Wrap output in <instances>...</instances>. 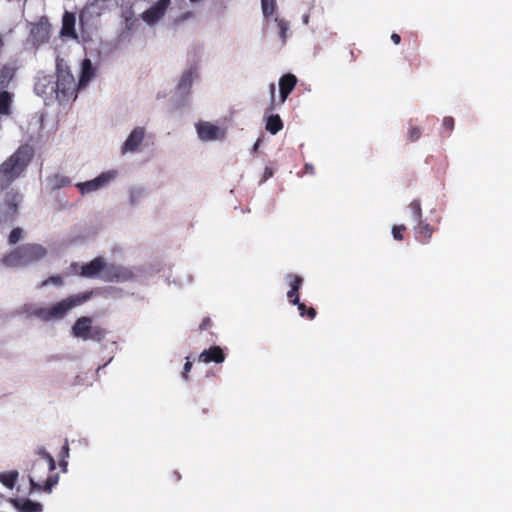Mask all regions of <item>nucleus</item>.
Wrapping results in <instances>:
<instances>
[{"mask_svg": "<svg viewBox=\"0 0 512 512\" xmlns=\"http://www.w3.org/2000/svg\"><path fill=\"white\" fill-rule=\"evenodd\" d=\"M112 178H113L112 173H110V172L102 173L93 180L78 183L77 188L80 190V192L82 194L89 193V192L95 191V190L105 186Z\"/></svg>", "mask_w": 512, "mask_h": 512, "instance_id": "nucleus-14", "label": "nucleus"}, {"mask_svg": "<svg viewBox=\"0 0 512 512\" xmlns=\"http://www.w3.org/2000/svg\"><path fill=\"white\" fill-rule=\"evenodd\" d=\"M92 295L93 291H86L69 296L49 308L38 309L36 315L44 321H49L51 319H61L69 310L88 301Z\"/></svg>", "mask_w": 512, "mask_h": 512, "instance_id": "nucleus-4", "label": "nucleus"}, {"mask_svg": "<svg viewBox=\"0 0 512 512\" xmlns=\"http://www.w3.org/2000/svg\"><path fill=\"white\" fill-rule=\"evenodd\" d=\"M442 126L447 130L448 134L454 129V118L450 116L444 117Z\"/></svg>", "mask_w": 512, "mask_h": 512, "instance_id": "nucleus-38", "label": "nucleus"}, {"mask_svg": "<svg viewBox=\"0 0 512 512\" xmlns=\"http://www.w3.org/2000/svg\"><path fill=\"white\" fill-rule=\"evenodd\" d=\"M49 183L51 184L53 189H60L66 186H69L71 180L69 177L61 174H55L49 178Z\"/></svg>", "mask_w": 512, "mask_h": 512, "instance_id": "nucleus-27", "label": "nucleus"}, {"mask_svg": "<svg viewBox=\"0 0 512 512\" xmlns=\"http://www.w3.org/2000/svg\"><path fill=\"white\" fill-rule=\"evenodd\" d=\"M413 230L415 239L421 244H428L435 231L433 226H431L429 223L424 222L423 220L417 222Z\"/></svg>", "mask_w": 512, "mask_h": 512, "instance_id": "nucleus-15", "label": "nucleus"}, {"mask_svg": "<svg viewBox=\"0 0 512 512\" xmlns=\"http://www.w3.org/2000/svg\"><path fill=\"white\" fill-rule=\"evenodd\" d=\"M94 76V69L89 59H84L82 62V71L79 79V87L85 86Z\"/></svg>", "mask_w": 512, "mask_h": 512, "instance_id": "nucleus-24", "label": "nucleus"}, {"mask_svg": "<svg viewBox=\"0 0 512 512\" xmlns=\"http://www.w3.org/2000/svg\"><path fill=\"white\" fill-rule=\"evenodd\" d=\"M113 6H118V0H93L86 9L90 13L100 15L103 11L111 9Z\"/></svg>", "mask_w": 512, "mask_h": 512, "instance_id": "nucleus-21", "label": "nucleus"}, {"mask_svg": "<svg viewBox=\"0 0 512 512\" xmlns=\"http://www.w3.org/2000/svg\"><path fill=\"white\" fill-rule=\"evenodd\" d=\"M85 11H82L79 15L80 21L83 22Z\"/></svg>", "mask_w": 512, "mask_h": 512, "instance_id": "nucleus-46", "label": "nucleus"}, {"mask_svg": "<svg viewBox=\"0 0 512 512\" xmlns=\"http://www.w3.org/2000/svg\"><path fill=\"white\" fill-rule=\"evenodd\" d=\"M61 35L77 39L75 32V16L72 13L65 12L62 19Z\"/></svg>", "mask_w": 512, "mask_h": 512, "instance_id": "nucleus-20", "label": "nucleus"}, {"mask_svg": "<svg viewBox=\"0 0 512 512\" xmlns=\"http://www.w3.org/2000/svg\"><path fill=\"white\" fill-rule=\"evenodd\" d=\"M192 83V73L190 71L185 72L179 82V88L189 87Z\"/></svg>", "mask_w": 512, "mask_h": 512, "instance_id": "nucleus-37", "label": "nucleus"}, {"mask_svg": "<svg viewBox=\"0 0 512 512\" xmlns=\"http://www.w3.org/2000/svg\"><path fill=\"white\" fill-rule=\"evenodd\" d=\"M409 209L414 217V220L416 222H420L422 220V207H421V202L419 199H414L410 204H409Z\"/></svg>", "mask_w": 512, "mask_h": 512, "instance_id": "nucleus-30", "label": "nucleus"}, {"mask_svg": "<svg viewBox=\"0 0 512 512\" xmlns=\"http://www.w3.org/2000/svg\"><path fill=\"white\" fill-rule=\"evenodd\" d=\"M39 453L42 456V460L33 463L31 474L29 475L31 491L50 492L59 480L58 474L54 473L56 463L52 455L44 449Z\"/></svg>", "mask_w": 512, "mask_h": 512, "instance_id": "nucleus-2", "label": "nucleus"}, {"mask_svg": "<svg viewBox=\"0 0 512 512\" xmlns=\"http://www.w3.org/2000/svg\"><path fill=\"white\" fill-rule=\"evenodd\" d=\"M406 230L405 225H394L392 227V235L395 240L401 241L403 240V232Z\"/></svg>", "mask_w": 512, "mask_h": 512, "instance_id": "nucleus-36", "label": "nucleus"}, {"mask_svg": "<svg viewBox=\"0 0 512 512\" xmlns=\"http://www.w3.org/2000/svg\"><path fill=\"white\" fill-rule=\"evenodd\" d=\"M304 173L314 174V167L311 164L306 163L304 166Z\"/></svg>", "mask_w": 512, "mask_h": 512, "instance_id": "nucleus-42", "label": "nucleus"}, {"mask_svg": "<svg viewBox=\"0 0 512 512\" xmlns=\"http://www.w3.org/2000/svg\"><path fill=\"white\" fill-rule=\"evenodd\" d=\"M22 234H23V231L21 228L17 227V228L12 229V231L10 232L9 237H8L9 244L15 245L16 243H18L22 238Z\"/></svg>", "mask_w": 512, "mask_h": 512, "instance_id": "nucleus-34", "label": "nucleus"}, {"mask_svg": "<svg viewBox=\"0 0 512 512\" xmlns=\"http://www.w3.org/2000/svg\"><path fill=\"white\" fill-rule=\"evenodd\" d=\"M301 317H306L310 320L314 319L317 315L316 310L313 307H307L304 303L298 301L296 304Z\"/></svg>", "mask_w": 512, "mask_h": 512, "instance_id": "nucleus-29", "label": "nucleus"}, {"mask_svg": "<svg viewBox=\"0 0 512 512\" xmlns=\"http://www.w3.org/2000/svg\"><path fill=\"white\" fill-rule=\"evenodd\" d=\"M270 94L273 103L275 101V85L273 83L270 85Z\"/></svg>", "mask_w": 512, "mask_h": 512, "instance_id": "nucleus-43", "label": "nucleus"}, {"mask_svg": "<svg viewBox=\"0 0 512 512\" xmlns=\"http://www.w3.org/2000/svg\"><path fill=\"white\" fill-rule=\"evenodd\" d=\"M169 5L170 0H159L142 13L143 21L149 25L155 24L164 16Z\"/></svg>", "mask_w": 512, "mask_h": 512, "instance_id": "nucleus-11", "label": "nucleus"}, {"mask_svg": "<svg viewBox=\"0 0 512 512\" xmlns=\"http://www.w3.org/2000/svg\"><path fill=\"white\" fill-rule=\"evenodd\" d=\"M286 279L289 281L290 290L287 292V298L291 304H298L299 290L303 284V278L299 275L288 274Z\"/></svg>", "mask_w": 512, "mask_h": 512, "instance_id": "nucleus-16", "label": "nucleus"}, {"mask_svg": "<svg viewBox=\"0 0 512 512\" xmlns=\"http://www.w3.org/2000/svg\"><path fill=\"white\" fill-rule=\"evenodd\" d=\"M105 264L106 261L103 257H96L89 263L82 265L79 274L85 278H95L99 276L100 273L104 274Z\"/></svg>", "mask_w": 512, "mask_h": 512, "instance_id": "nucleus-12", "label": "nucleus"}, {"mask_svg": "<svg viewBox=\"0 0 512 512\" xmlns=\"http://www.w3.org/2000/svg\"><path fill=\"white\" fill-rule=\"evenodd\" d=\"M57 80L54 81V93L56 99L60 102H67L76 98L78 86L74 76L68 67L63 66V60L57 59Z\"/></svg>", "mask_w": 512, "mask_h": 512, "instance_id": "nucleus-5", "label": "nucleus"}, {"mask_svg": "<svg viewBox=\"0 0 512 512\" xmlns=\"http://www.w3.org/2000/svg\"><path fill=\"white\" fill-rule=\"evenodd\" d=\"M226 356L223 352L222 348L219 346H211L209 349H205L199 355V360L203 363H222L224 362Z\"/></svg>", "mask_w": 512, "mask_h": 512, "instance_id": "nucleus-17", "label": "nucleus"}, {"mask_svg": "<svg viewBox=\"0 0 512 512\" xmlns=\"http://www.w3.org/2000/svg\"><path fill=\"white\" fill-rule=\"evenodd\" d=\"M212 325V320L210 317H205L203 318L201 324L199 325V330L200 331H203V330H207L208 328H210Z\"/></svg>", "mask_w": 512, "mask_h": 512, "instance_id": "nucleus-39", "label": "nucleus"}, {"mask_svg": "<svg viewBox=\"0 0 512 512\" xmlns=\"http://www.w3.org/2000/svg\"><path fill=\"white\" fill-rule=\"evenodd\" d=\"M145 135L144 128L136 127L132 130L126 141L123 143L121 147L122 154L127 152H135L140 147L143 142Z\"/></svg>", "mask_w": 512, "mask_h": 512, "instance_id": "nucleus-13", "label": "nucleus"}, {"mask_svg": "<svg viewBox=\"0 0 512 512\" xmlns=\"http://www.w3.org/2000/svg\"><path fill=\"white\" fill-rule=\"evenodd\" d=\"M12 94L4 90L0 92V115L9 116L11 114Z\"/></svg>", "mask_w": 512, "mask_h": 512, "instance_id": "nucleus-25", "label": "nucleus"}, {"mask_svg": "<svg viewBox=\"0 0 512 512\" xmlns=\"http://www.w3.org/2000/svg\"><path fill=\"white\" fill-rule=\"evenodd\" d=\"M72 334L84 341L101 342L107 335V330L100 325H93V319L88 316L79 317L72 326Z\"/></svg>", "mask_w": 512, "mask_h": 512, "instance_id": "nucleus-6", "label": "nucleus"}, {"mask_svg": "<svg viewBox=\"0 0 512 512\" xmlns=\"http://www.w3.org/2000/svg\"><path fill=\"white\" fill-rule=\"evenodd\" d=\"M192 368V362L190 361H187L185 364H184V367H183V372H182V377L187 380L188 379V373L190 372Z\"/></svg>", "mask_w": 512, "mask_h": 512, "instance_id": "nucleus-40", "label": "nucleus"}, {"mask_svg": "<svg viewBox=\"0 0 512 512\" xmlns=\"http://www.w3.org/2000/svg\"><path fill=\"white\" fill-rule=\"evenodd\" d=\"M422 135V129L418 126L411 125L407 132V139L410 142H415L420 139Z\"/></svg>", "mask_w": 512, "mask_h": 512, "instance_id": "nucleus-32", "label": "nucleus"}, {"mask_svg": "<svg viewBox=\"0 0 512 512\" xmlns=\"http://www.w3.org/2000/svg\"><path fill=\"white\" fill-rule=\"evenodd\" d=\"M35 92L40 96L54 94V81L51 76L39 77L34 86Z\"/></svg>", "mask_w": 512, "mask_h": 512, "instance_id": "nucleus-19", "label": "nucleus"}, {"mask_svg": "<svg viewBox=\"0 0 512 512\" xmlns=\"http://www.w3.org/2000/svg\"><path fill=\"white\" fill-rule=\"evenodd\" d=\"M198 136L203 141H213L223 139L226 131L220 127L206 121H200L196 125Z\"/></svg>", "mask_w": 512, "mask_h": 512, "instance_id": "nucleus-10", "label": "nucleus"}, {"mask_svg": "<svg viewBox=\"0 0 512 512\" xmlns=\"http://www.w3.org/2000/svg\"><path fill=\"white\" fill-rule=\"evenodd\" d=\"M49 284H54L56 286H61L63 284V278L60 275H53L45 279L41 284L40 287H45Z\"/></svg>", "mask_w": 512, "mask_h": 512, "instance_id": "nucleus-35", "label": "nucleus"}, {"mask_svg": "<svg viewBox=\"0 0 512 512\" xmlns=\"http://www.w3.org/2000/svg\"><path fill=\"white\" fill-rule=\"evenodd\" d=\"M60 466L63 468L64 471H66L67 462L65 460H62L60 462Z\"/></svg>", "mask_w": 512, "mask_h": 512, "instance_id": "nucleus-45", "label": "nucleus"}, {"mask_svg": "<svg viewBox=\"0 0 512 512\" xmlns=\"http://www.w3.org/2000/svg\"><path fill=\"white\" fill-rule=\"evenodd\" d=\"M62 450H63V453L65 454V456H68L69 446H68L67 442L63 445Z\"/></svg>", "mask_w": 512, "mask_h": 512, "instance_id": "nucleus-44", "label": "nucleus"}, {"mask_svg": "<svg viewBox=\"0 0 512 512\" xmlns=\"http://www.w3.org/2000/svg\"><path fill=\"white\" fill-rule=\"evenodd\" d=\"M16 68L12 65H4L0 69V89L7 88L11 80L14 78Z\"/></svg>", "mask_w": 512, "mask_h": 512, "instance_id": "nucleus-23", "label": "nucleus"}, {"mask_svg": "<svg viewBox=\"0 0 512 512\" xmlns=\"http://www.w3.org/2000/svg\"><path fill=\"white\" fill-rule=\"evenodd\" d=\"M266 130L272 135L277 134L283 129V122L279 115H270L266 120Z\"/></svg>", "mask_w": 512, "mask_h": 512, "instance_id": "nucleus-26", "label": "nucleus"}, {"mask_svg": "<svg viewBox=\"0 0 512 512\" xmlns=\"http://www.w3.org/2000/svg\"><path fill=\"white\" fill-rule=\"evenodd\" d=\"M297 83V78L293 74H285L279 80L281 102H285L289 94L293 91Z\"/></svg>", "mask_w": 512, "mask_h": 512, "instance_id": "nucleus-18", "label": "nucleus"}, {"mask_svg": "<svg viewBox=\"0 0 512 512\" xmlns=\"http://www.w3.org/2000/svg\"><path fill=\"white\" fill-rule=\"evenodd\" d=\"M46 255L47 250L41 244L26 243L6 254L2 262L7 267L29 266L44 259Z\"/></svg>", "mask_w": 512, "mask_h": 512, "instance_id": "nucleus-3", "label": "nucleus"}, {"mask_svg": "<svg viewBox=\"0 0 512 512\" xmlns=\"http://www.w3.org/2000/svg\"><path fill=\"white\" fill-rule=\"evenodd\" d=\"M22 195L16 191H9L5 195L4 210L0 213V224H12L18 215V206Z\"/></svg>", "mask_w": 512, "mask_h": 512, "instance_id": "nucleus-7", "label": "nucleus"}, {"mask_svg": "<svg viewBox=\"0 0 512 512\" xmlns=\"http://www.w3.org/2000/svg\"><path fill=\"white\" fill-rule=\"evenodd\" d=\"M261 8L265 17L272 16L275 12L276 0H261Z\"/></svg>", "mask_w": 512, "mask_h": 512, "instance_id": "nucleus-31", "label": "nucleus"}, {"mask_svg": "<svg viewBox=\"0 0 512 512\" xmlns=\"http://www.w3.org/2000/svg\"><path fill=\"white\" fill-rule=\"evenodd\" d=\"M391 40L394 44L398 45L401 42V36L397 33H392Z\"/></svg>", "mask_w": 512, "mask_h": 512, "instance_id": "nucleus-41", "label": "nucleus"}, {"mask_svg": "<svg viewBox=\"0 0 512 512\" xmlns=\"http://www.w3.org/2000/svg\"><path fill=\"white\" fill-rule=\"evenodd\" d=\"M276 22H277L278 28L280 30V37H281L283 43H285L286 38H287V32L289 30V23L284 19H276Z\"/></svg>", "mask_w": 512, "mask_h": 512, "instance_id": "nucleus-33", "label": "nucleus"}, {"mask_svg": "<svg viewBox=\"0 0 512 512\" xmlns=\"http://www.w3.org/2000/svg\"><path fill=\"white\" fill-rule=\"evenodd\" d=\"M134 277L133 272L120 265L116 264H105L104 274L101 278L105 282L123 283L131 281Z\"/></svg>", "mask_w": 512, "mask_h": 512, "instance_id": "nucleus-9", "label": "nucleus"}, {"mask_svg": "<svg viewBox=\"0 0 512 512\" xmlns=\"http://www.w3.org/2000/svg\"><path fill=\"white\" fill-rule=\"evenodd\" d=\"M17 471H10L7 473L0 474V482L7 488L12 489L18 479Z\"/></svg>", "mask_w": 512, "mask_h": 512, "instance_id": "nucleus-28", "label": "nucleus"}, {"mask_svg": "<svg viewBox=\"0 0 512 512\" xmlns=\"http://www.w3.org/2000/svg\"><path fill=\"white\" fill-rule=\"evenodd\" d=\"M49 38L50 24L46 17H41L36 23H31L28 41H30L34 47L48 42Z\"/></svg>", "mask_w": 512, "mask_h": 512, "instance_id": "nucleus-8", "label": "nucleus"}, {"mask_svg": "<svg viewBox=\"0 0 512 512\" xmlns=\"http://www.w3.org/2000/svg\"><path fill=\"white\" fill-rule=\"evenodd\" d=\"M12 503L20 512H42V505L39 502H34L29 499H15L12 500Z\"/></svg>", "mask_w": 512, "mask_h": 512, "instance_id": "nucleus-22", "label": "nucleus"}, {"mask_svg": "<svg viewBox=\"0 0 512 512\" xmlns=\"http://www.w3.org/2000/svg\"><path fill=\"white\" fill-rule=\"evenodd\" d=\"M33 157V147L23 144L0 164V192L9 188L26 171Z\"/></svg>", "mask_w": 512, "mask_h": 512, "instance_id": "nucleus-1", "label": "nucleus"}]
</instances>
